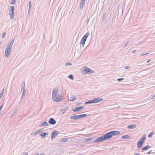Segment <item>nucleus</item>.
Returning <instances> with one entry per match:
<instances>
[{
	"label": "nucleus",
	"mask_w": 155,
	"mask_h": 155,
	"mask_svg": "<svg viewBox=\"0 0 155 155\" xmlns=\"http://www.w3.org/2000/svg\"><path fill=\"white\" fill-rule=\"evenodd\" d=\"M14 38L13 40L10 43L8 46L6 48L5 55L6 58L8 57L10 54L11 49L14 42Z\"/></svg>",
	"instance_id": "1"
},
{
	"label": "nucleus",
	"mask_w": 155,
	"mask_h": 155,
	"mask_svg": "<svg viewBox=\"0 0 155 155\" xmlns=\"http://www.w3.org/2000/svg\"><path fill=\"white\" fill-rule=\"evenodd\" d=\"M113 136H101L95 139L93 142L95 143L102 142L109 139L111 138Z\"/></svg>",
	"instance_id": "2"
},
{
	"label": "nucleus",
	"mask_w": 155,
	"mask_h": 155,
	"mask_svg": "<svg viewBox=\"0 0 155 155\" xmlns=\"http://www.w3.org/2000/svg\"><path fill=\"white\" fill-rule=\"evenodd\" d=\"M41 129H40L37 130L36 131L34 132H32L31 134V135H38L40 133L39 136H46V135H50V134H49L48 133L43 132V133H40L41 131Z\"/></svg>",
	"instance_id": "3"
},
{
	"label": "nucleus",
	"mask_w": 155,
	"mask_h": 155,
	"mask_svg": "<svg viewBox=\"0 0 155 155\" xmlns=\"http://www.w3.org/2000/svg\"><path fill=\"white\" fill-rule=\"evenodd\" d=\"M89 35L90 33L89 32H88L86 33L82 38L80 44V45H82L83 47H84L86 39Z\"/></svg>",
	"instance_id": "4"
},
{
	"label": "nucleus",
	"mask_w": 155,
	"mask_h": 155,
	"mask_svg": "<svg viewBox=\"0 0 155 155\" xmlns=\"http://www.w3.org/2000/svg\"><path fill=\"white\" fill-rule=\"evenodd\" d=\"M83 70L82 71L83 74H92L94 73V71L89 68L84 66L83 67Z\"/></svg>",
	"instance_id": "5"
},
{
	"label": "nucleus",
	"mask_w": 155,
	"mask_h": 155,
	"mask_svg": "<svg viewBox=\"0 0 155 155\" xmlns=\"http://www.w3.org/2000/svg\"><path fill=\"white\" fill-rule=\"evenodd\" d=\"M121 134H120V131H113L107 132L103 136H114L115 135H120Z\"/></svg>",
	"instance_id": "6"
},
{
	"label": "nucleus",
	"mask_w": 155,
	"mask_h": 155,
	"mask_svg": "<svg viewBox=\"0 0 155 155\" xmlns=\"http://www.w3.org/2000/svg\"><path fill=\"white\" fill-rule=\"evenodd\" d=\"M145 140L146 136H142L140 140L137 142V145L138 148H140L142 147V145L144 143Z\"/></svg>",
	"instance_id": "7"
},
{
	"label": "nucleus",
	"mask_w": 155,
	"mask_h": 155,
	"mask_svg": "<svg viewBox=\"0 0 155 155\" xmlns=\"http://www.w3.org/2000/svg\"><path fill=\"white\" fill-rule=\"evenodd\" d=\"M87 116L86 114H81L78 115H73L70 118L72 119L76 120L80 118H84Z\"/></svg>",
	"instance_id": "8"
},
{
	"label": "nucleus",
	"mask_w": 155,
	"mask_h": 155,
	"mask_svg": "<svg viewBox=\"0 0 155 155\" xmlns=\"http://www.w3.org/2000/svg\"><path fill=\"white\" fill-rule=\"evenodd\" d=\"M58 89L57 87H55L53 90L52 93V98H54L55 97H57L58 96L60 95L58 94Z\"/></svg>",
	"instance_id": "9"
},
{
	"label": "nucleus",
	"mask_w": 155,
	"mask_h": 155,
	"mask_svg": "<svg viewBox=\"0 0 155 155\" xmlns=\"http://www.w3.org/2000/svg\"><path fill=\"white\" fill-rule=\"evenodd\" d=\"M53 101L55 102H58L61 101L62 99V96L61 95H59L57 97H55L54 98L52 99Z\"/></svg>",
	"instance_id": "10"
},
{
	"label": "nucleus",
	"mask_w": 155,
	"mask_h": 155,
	"mask_svg": "<svg viewBox=\"0 0 155 155\" xmlns=\"http://www.w3.org/2000/svg\"><path fill=\"white\" fill-rule=\"evenodd\" d=\"M103 99L101 97H97L93 99L94 103H97L102 101Z\"/></svg>",
	"instance_id": "11"
},
{
	"label": "nucleus",
	"mask_w": 155,
	"mask_h": 155,
	"mask_svg": "<svg viewBox=\"0 0 155 155\" xmlns=\"http://www.w3.org/2000/svg\"><path fill=\"white\" fill-rule=\"evenodd\" d=\"M86 0H81L80 2V8L81 10L83 8L84 5H85V3Z\"/></svg>",
	"instance_id": "12"
},
{
	"label": "nucleus",
	"mask_w": 155,
	"mask_h": 155,
	"mask_svg": "<svg viewBox=\"0 0 155 155\" xmlns=\"http://www.w3.org/2000/svg\"><path fill=\"white\" fill-rule=\"evenodd\" d=\"M48 123L52 125H54L56 123V121L53 118H51L50 119Z\"/></svg>",
	"instance_id": "13"
},
{
	"label": "nucleus",
	"mask_w": 155,
	"mask_h": 155,
	"mask_svg": "<svg viewBox=\"0 0 155 155\" xmlns=\"http://www.w3.org/2000/svg\"><path fill=\"white\" fill-rule=\"evenodd\" d=\"M61 133L56 130H54L52 133L51 136H56L58 135H61Z\"/></svg>",
	"instance_id": "14"
},
{
	"label": "nucleus",
	"mask_w": 155,
	"mask_h": 155,
	"mask_svg": "<svg viewBox=\"0 0 155 155\" xmlns=\"http://www.w3.org/2000/svg\"><path fill=\"white\" fill-rule=\"evenodd\" d=\"M84 108V107H76L73 110V111L74 112H78Z\"/></svg>",
	"instance_id": "15"
},
{
	"label": "nucleus",
	"mask_w": 155,
	"mask_h": 155,
	"mask_svg": "<svg viewBox=\"0 0 155 155\" xmlns=\"http://www.w3.org/2000/svg\"><path fill=\"white\" fill-rule=\"evenodd\" d=\"M49 125V124L46 121H44L43 122H42L40 124V126L41 127L42 126H47Z\"/></svg>",
	"instance_id": "16"
},
{
	"label": "nucleus",
	"mask_w": 155,
	"mask_h": 155,
	"mask_svg": "<svg viewBox=\"0 0 155 155\" xmlns=\"http://www.w3.org/2000/svg\"><path fill=\"white\" fill-rule=\"evenodd\" d=\"M137 127V125L136 124H131L128 126L127 127V128L128 129H134L136 128Z\"/></svg>",
	"instance_id": "17"
},
{
	"label": "nucleus",
	"mask_w": 155,
	"mask_h": 155,
	"mask_svg": "<svg viewBox=\"0 0 155 155\" xmlns=\"http://www.w3.org/2000/svg\"><path fill=\"white\" fill-rule=\"evenodd\" d=\"M92 139H93L92 138H87V139H84L85 140H84V142L89 143V142L92 141V140H93Z\"/></svg>",
	"instance_id": "18"
},
{
	"label": "nucleus",
	"mask_w": 155,
	"mask_h": 155,
	"mask_svg": "<svg viewBox=\"0 0 155 155\" xmlns=\"http://www.w3.org/2000/svg\"><path fill=\"white\" fill-rule=\"evenodd\" d=\"M9 15L11 18L13 19L14 17V12H10Z\"/></svg>",
	"instance_id": "19"
},
{
	"label": "nucleus",
	"mask_w": 155,
	"mask_h": 155,
	"mask_svg": "<svg viewBox=\"0 0 155 155\" xmlns=\"http://www.w3.org/2000/svg\"><path fill=\"white\" fill-rule=\"evenodd\" d=\"M92 103H94L93 99L89 100L88 101H87V102H85V104H92Z\"/></svg>",
	"instance_id": "20"
},
{
	"label": "nucleus",
	"mask_w": 155,
	"mask_h": 155,
	"mask_svg": "<svg viewBox=\"0 0 155 155\" xmlns=\"http://www.w3.org/2000/svg\"><path fill=\"white\" fill-rule=\"evenodd\" d=\"M149 146H147L143 147L142 148L141 150H148V148H149Z\"/></svg>",
	"instance_id": "21"
},
{
	"label": "nucleus",
	"mask_w": 155,
	"mask_h": 155,
	"mask_svg": "<svg viewBox=\"0 0 155 155\" xmlns=\"http://www.w3.org/2000/svg\"><path fill=\"white\" fill-rule=\"evenodd\" d=\"M76 98L75 97H70V99H69V100L70 101H73L76 100Z\"/></svg>",
	"instance_id": "22"
},
{
	"label": "nucleus",
	"mask_w": 155,
	"mask_h": 155,
	"mask_svg": "<svg viewBox=\"0 0 155 155\" xmlns=\"http://www.w3.org/2000/svg\"><path fill=\"white\" fill-rule=\"evenodd\" d=\"M23 83H24V87H22L21 88V90L23 92L25 93V92L26 91V90H25V81Z\"/></svg>",
	"instance_id": "23"
},
{
	"label": "nucleus",
	"mask_w": 155,
	"mask_h": 155,
	"mask_svg": "<svg viewBox=\"0 0 155 155\" xmlns=\"http://www.w3.org/2000/svg\"><path fill=\"white\" fill-rule=\"evenodd\" d=\"M11 9L10 12H14V7L13 6H10Z\"/></svg>",
	"instance_id": "24"
},
{
	"label": "nucleus",
	"mask_w": 155,
	"mask_h": 155,
	"mask_svg": "<svg viewBox=\"0 0 155 155\" xmlns=\"http://www.w3.org/2000/svg\"><path fill=\"white\" fill-rule=\"evenodd\" d=\"M68 77L71 80H73L74 79V76L72 74L69 75L68 76Z\"/></svg>",
	"instance_id": "25"
},
{
	"label": "nucleus",
	"mask_w": 155,
	"mask_h": 155,
	"mask_svg": "<svg viewBox=\"0 0 155 155\" xmlns=\"http://www.w3.org/2000/svg\"><path fill=\"white\" fill-rule=\"evenodd\" d=\"M121 138L125 139H129L130 138V136H122Z\"/></svg>",
	"instance_id": "26"
},
{
	"label": "nucleus",
	"mask_w": 155,
	"mask_h": 155,
	"mask_svg": "<svg viewBox=\"0 0 155 155\" xmlns=\"http://www.w3.org/2000/svg\"><path fill=\"white\" fill-rule=\"evenodd\" d=\"M29 11L30 10V8L31 6V1H30L29 2Z\"/></svg>",
	"instance_id": "27"
},
{
	"label": "nucleus",
	"mask_w": 155,
	"mask_h": 155,
	"mask_svg": "<svg viewBox=\"0 0 155 155\" xmlns=\"http://www.w3.org/2000/svg\"><path fill=\"white\" fill-rule=\"evenodd\" d=\"M72 65V64L70 62H67L65 64V66H68Z\"/></svg>",
	"instance_id": "28"
},
{
	"label": "nucleus",
	"mask_w": 155,
	"mask_h": 155,
	"mask_svg": "<svg viewBox=\"0 0 155 155\" xmlns=\"http://www.w3.org/2000/svg\"><path fill=\"white\" fill-rule=\"evenodd\" d=\"M16 0H11V2H10V4L13 5L15 3V2Z\"/></svg>",
	"instance_id": "29"
},
{
	"label": "nucleus",
	"mask_w": 155,
	"mask_h": 155,
	"mask_svg": "<svg viewBox=\"0 0 155 155\" xmlns=\"http://www.w3.org/2000/svg\"><path fill=\"white\" fill-rule=\"evenodd\" d=\"M68 140V139L67 138H64L62 140V142H66Z\"/></svg>",
	"instance_id": "30"
},
{
	"label": "nucleus",
	"mask_w": 155,
	"mask_h": 155,
	"mask_svg": "<svg viewBox=\"0 0 155 155\" xmlns=\"http://www.w3.org/2000/svg\"><path fill=\"white\" fill-rule=\"evenodd\" d=\"M130 67L129 66H126L124 68V69H130Z\"/></svg>",
	"instance_id": "31"
},
{
	"label": "nucleus",
	"mask_w": 155,
	"mask_h": 155,
	"mask_svg": "<svg viewBox=\"0 0 155 155\" xmlns=\"http://www.w3.org/2000/svg\"><path fill=\"white\" fill-rule=\"evenodd\" d=\"M90 18V17H89V18H88L87 19V20L86 21V23L87 24H88V23H89V21Z\"/></svg>",
	"instance_id": "32"
},
{
	"label": "nucleus",
	"mask_w": 155,
	"mask_h": 155,
	"mask_svg": "<svg viewBox=\"0 0 155 155\" xmlns=\"http://www.w3.org/2000/svg\"><path fill=\"white\" fill-rule=\"evenodd\" d=\"M55 136H51V137H50V136H49L48 138L50 139L51 138V140H52L54 138H55Z\"/></svg>",
	"instance_id": "33"
},
{
	"label": "nucleus",
	"mask_w": 155,
	"mask_h": 155,
	"mask_svg": "<svg viewBox=\"0 0 155 155\" xmlns=\"http://www.w3.org/2000/svg\"><path fill=\"white\" fill-rule=\"evenodd\" d=\"M124 79L123 78H120L117 79V81L119 82H120L121 81L123 80Z\"/></svg>",
	"instance_id": "34"
},
{
	"label": "nucleus",
	"mask_w": 155,
	"mask_h": 155,
	"mask_svg": "<svg viewBox=\"0 0 155 155\" xmlns=\"http://www.w3.org/2000/svg\"><path fill=\"white\" fill-rule=\"evenodd\" d=\"M154 134V132L153 131L148 136H152Z\"/></svg>",
	"instance_id": "35"
},
{
	"label": "nucleus",
	"mask_w": 155,
	"mask_h": 155,
	"mask_svg": "<svg viewBox=\"0 0 155 155\" xmlns=\"http://www.w3.org/2000/svg\"><path fill=\"white\" fill-rule=\"evenodd\" d=\"M25 92H23L22 94V96L21 98V100H22L23 98V97L25 95Z\"/></svg>",
	"instance_id": "36"
},
{
	"label": "nucleus",
	"mask_w": 155,
	"mask_h": 155,
	"mask_svg": "<svg viewBox=\"0 0 155 155\" xmlns=\"http://www.w3.org/2000/svg\"><path fill=\"white\" fill-rule=\"evenodd\" d=\"M142 62L139 63L137 64L138 66H142Z\"/></svg>",
	"instance_id": "37"
},
{
	"label": "nucleus",
	"mask_w": 155,
	"mask_h": 155,
	"mask_svg": "<svg viewBox=\"0 0 155 155\" xmlns=\"http://www.w3.org/2000/svg\"><path fill=\"white\" fill-rule=\"evenodd\" d=\"M149 54V53H146L144 54H140V55L141 56H144V55H147V54Z\"/></svg>",
	"instance_id": "38"
},
{
	"label": "nucleus",
	"mask_w": 155,
	"mask_h": 155,
	"mask_svg": "<svg viewBox=\"0 0 155 155\" xmlns=\"http://www.w3.org/2000/svg\"><path fill=\"white\" fill-rule=\"evenodd\" d=\"M5 36V33L3 34L2 38H3Z\"/></svg>",
	"instance_id": "39"
},
{
	"label": "nucleus",
	"mask_w": 155,
	"mask_h": 155,
	"mask_svg": "<svg viewBox=\"0 0 155 155\" xmlns=\"http://www.w3.org/2000/svg\"><path fill=\"white\" fill-rule=\"evenodd\" d=\"M3 94L2 92V93H0V99L1 98V97H2L3 95Z\"/></svg>",
	"instance_id": "40"
},
{
	"label": "nucleus",
	"mask_w": 155,
	"mask_h": 155,
	"mask_svg": "<svg viewBox=\"0 0 155 155\" xmlns=\"http://www.w3.org/2000/svg\"><path fill=\"white\" fill-rule=\"evenodd\" d=\"M151 151H152L151 150H150V151H148V152H147V153L148 154H150V153H151Z\"/></svg>",
	"instance_id": "41"
},
{
	"label": "nucleus",
	"mask_w": 155,
	"mask_h": 155,
	"mask_svg": "<svg viewBox=\"0 0 155 155\" xmlns=\"http://www.w3.org/2000/svg\"><path fill=\"white\" fill-rule=\"evenodd\" d=\"M4 90H5L4 88H3V89H2V91L1 92V93H2V92L3 94H4Z\"/></svg>",
	"instance_id": "42"
},
{
	"label": "nucleus",
	"mask_w": 155,
	"mask_h": 155,
	"mask_svg": "<svg viewBox=\"0 0 155 155\" xmlns=\"http://www.w3.org/2000/svg\"><path fill=\"white\" fill-rule=\"evenodd\" d=\"M136 50H134L132 51V53H135L136 52Z\"/></svg>",
	"instance_id": "43"
},
{
	"label": "nucleus",
	"mask_w": 155,
	"mask_h": 155,
	"mask_svg": "<svg viewBox=\"0 0 155 155\" xmlns=\"http://www.w3.org/2000/svg\"><path fill=\"white\" fill-rule=\"evenodd\" d=\"M151 61V60L150 59H149V60L148 61H147V63H149V62H150V61Z\"/></svg>",
	"instance_id": "44"
},
{
	"label": "nucleus",
	"mask_w": 155,
	"mask_h": 155,
	"mask_svg": "<svg viewBox=\"0 0 155 155\" xmlns=\"http://www.w3.org/2000/svg\"><path fill=\"white\" fill-rule=\"evenodd\" d=\"M48 136H41V138H44L46 137H47Z\"/></svg>",
	"instance_id": "45"
},
{
	"label": "nucleus",
	"mask_w": 155,
	"mask_h": 155,
	"mask_svg": "<svg viewBox=\"0 0 155 155\" xmlns=\"http://www.w3.org/2000/svg\"><path fill=\"white\" fill-rule=\"evenodd\" d=\"M134 155H140V154L137 153H134Z\"/></svg>",
	"instance_id": "46"
},
{
	"label": "nucleus",
	"mask_w": 155,
	"mask_h": 155,
	"mask_svg": "<svg viewBox=\"0 0 155 155\" xmlns=\"http://www.w3.org/2000/svg\"><path fill=\"white\" fill-rule=\"evenodd\" d=\"M128 43H129V42L128 41H127L126 42V46H127L128 44Z\"/></svg>",
	"instance_id": "47"
},
{
	"label": "nucleus",
	"mask_w": 155,
	"mask_h": 155,
	"mask_svg": "<svg viewBox=\"0 0 155 155\" xmlns=\"http://www.w3.org/2000/svg\"><path fill=\"white\" fill-rule=\"evenodd\" d=\"M39 155L38 153H35V155Z\"/></svg>",
	"instance_id": "48"
},
{
	"label": "nucleus",
	"mask_w": 155,
	"mask_h": 155,
	"mask_svg": "<svg viewBox=\"0 0 155 155\" xmlns=\"http://www.w3.org/2000/svg\"><path fill=\"white\" fill-rule=\"evenodd\" d=\"M154 97H153V96L151 98V99H153Z\"/></svg>",
	"instance_id": "49"
},
{
	"label": "nucleus",
	"mask_w": 155,
	"mask_h": 155,
	"mask_svg": "<svg viewBox=\"0 0 155 155\" xmlns=\"http://www.w3.org/2000/svg\"><path fill=\"white\" fill-rule=\"evenodd\" d=\"M153 97H155V94L153 96Z\"/></svg>",
	"instance_id": "50"
},
{
	"label": "nucleus",
	"mask_w": 155,
	"mask_h": 155,
	"mask_svg": "<svg viewBox=\"0 0 155 155\" xmlns=\"http://www.w3.org/2000/svg\"><path fill=\"white\" fill-rule=\"evenodd\" d=\"M149 137H152V136H148Z\"/></svg>",
	"instance_id": "51"
},
{
	"label": "nucleus",
	"mask_w": 155,
	"mask_h": 155,
	"mask_svg": "<svg viewBox=\"0 0 155 155\" xmlns=\"http://www.w3.org/2000/svg\"><path fill=\"white\" fill-rule=\"evenodd\" d=\"M143 136H146V134H144Z\"/></svg>",
	"instance_id": "52"
},
{
	"label": "nucleus",
	"mask_w": 155,
	"mask_h": 155,
	"mask_svg": "<svg viewBox=\"0 0 155 155\" xmlns=\"http://www.w3.org/2000/svg\"><path fill=\"white\" fill-rule=\"evenodd\" d=\"M124 136H128V135H124Z\"/></svg>",
	"instance_id": "53"
},
{
	"label": "nucleus",
	"mask_w": 155,
	"mask_h": 155,
	"mask_svg": "<svg viewBox=\"0 0 155 155\" xmlns=\"http://www.w3.org/2000/svg\"><path fill=\"white\" fill-rule=\"evenodd\" d=\"M126 46V45H125L124 48Z\"/></svg>",
	"instance_id": "54"
},
{
	"label": "nucleus",
	"mask_w": 155,
	"mask_h": 155,
	"mask_svg": "<svg viewBox=\"0 0 155 155\" xmlns=\"http://www.w3.org/2000/svg\"><path fill=\"white\" fill-rule=\"evenodd\" d=\"M51 41H52V40H51V41L50 42V43H51Z\"/></svg>",
	"instance_id": "55"
}]
</instances>
